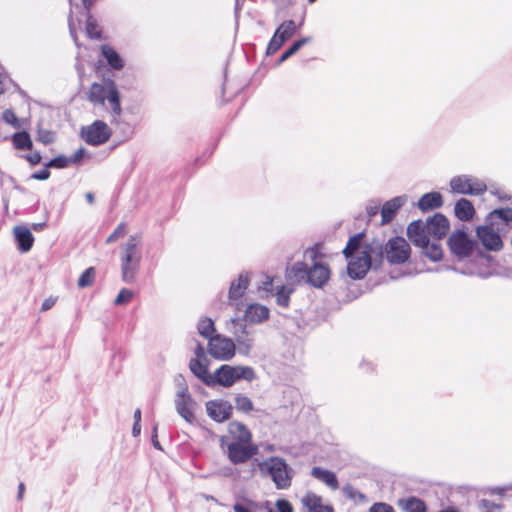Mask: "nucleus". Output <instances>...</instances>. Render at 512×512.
I'll list each match as a JSON object with an SVG mask.
<instances>
[{
    "instance_id": "obj_1",
    "label": "nucleus",
    "mask_w": 512,
    "mask_h": 512,
    "mask_svg": "<svg viewBox=\"0 0 512 512\" xmlns=\"http://www.w3.org/2000/svg\"><path fill=\"white\" fill-rule=\"evenodd\" d=\"M363 239V233L355 234L343 249L348 260L347 274L352 279L364 278L369 269H377L384 259L383 244L379 240L364 242Z\"/></svg>"
},
{
    "instance_id": "obj_2",
    "label": "nucleus",
    "mask_w": 512,
    "mask_h": 512,
    "mask_svg": "<svg viewBox=\"0 0 512 512\" xmlns=\"http://www.w3.org/2000/svg\"><path fill=\"white\" fill-rule=\"evenodd\" d=\"M304 261L295 262L289 269V275L300 281L305 280L314 288H323L331 277V270L324 262L321 245L308 247L303 254Z\"/></svg>"
},
{
    "instance_id": "obj_3",
    "label": "nucleus",
    "mask_w": 512,
    "mask_h": 512,
    "mask_svg": "<svg viewBox=\"0 0 512 512\" xmlns=\"http://www.w3.org/2000/svg\"><path fill=\"white\" fill-rule=\"evenodd\" d=\"M142 238L139 234L131 235L121 245L119 251L121 276L125 283H133L140 268L142 259Z\"/></svg>"
},
{
    "instance_id": "obj_4",
    "label": "nucleus",
    "mask_w": 512,
    "mask_h": 512,
    "mask_svg": "<svg viewBox=\"0 0 512 512\" xmlns=\"http://www.w3.org/2000/svg\"><path fill=\"white\" fill-rule=\"evenodd\" d=\"M449 229V222L442 214H435L425 222L421 220L413 221L408 225L407 235L412 243H423V237L440 240Z\"/></svg>"
},
{
    "instance_id": "obj_5",
    "label": "nucleus",
    "mask_w": 512,
    "mask_h": 512,
    "mask_svg": "<svg viewBox=\"0 0 512 512\" xmlns=\"http://www.w3.org/2000/svg\"><path fill=\"white\" fill-rule=\"evenodd\" d=\"M260 474L269 477L276 489L285 490L291 486L293 470L286 461L278 456L269 457L258 464Z\"/></svg>"
},
{
    "instance_id": "obj_6",
    "label": "nucleus",
    "mask_w": 512,
    "mask_h": 512,
    "mask_svg": "<svg viewBox=\"0 0 512 512\" xmlns=\"http://www.w3.org/2000/svg\"><path fill=\"white\" fill-rule=\"evenodd\" d=\"M255 372L249 366H230L224 364L213 374V386L219 384L223 387H231L236 381L244 379L252 381L255 379Z\"/></svg>"
},
{
    "instance_id": "obj_7",
    "label": "nucleus",
    "mask_w": 512,
    "mask_h": 512,
    "mask_svg": "<svg viewBox=\"0 0 512 512\" xmlns=\"http://www.w3.org/2000/svg\"><path fill=\"white\" fill-rule=\"evenodd\" d=\"M449 186L452 193L461 195L480 196L487 191L486 183L482 179L470 174L452 177Z\"/></svg>"
},
{
    "instance_id": "obj_8",
    "label": "nucleus",
    "mask_w": 512,
    "mask_h": 512,
    "mask_svg": "<svg viewBox=\"0 0 512 512\" xmlns=\"http://www.w3.org/2000/svg\"><path fill=\"white\" fill-rule=\"evenodd\" d=\"M219 441L221 449L234 465L244 464L258 453L256 445L230 443L227 436H222Z\"/></svg>"
},
{
    "instance_id": "obj_9",
    "label": "nucleus",
    "mask_w": 512,
    "mask_h": 512,
    "mask_svg": "<svg viewBox=\"0 0 512 512\" xmlns=\"http://www.w3.org/2000/svg\"><path fill=\"white\" fill-rule=\"evenodd\" d=\"M227 329L233 334L239 353L248 355L254 346L252 331L237 317L230 319L227 323Z\"/></svg>"
},
{
    "instance_id": "obj_10",
    "label": "nucleus",
    "mask_w": 512,
    "mask_h": 512,
    "mask_svg": "<svg viewBox=\"0 0 512 512\" xmlns=\"http://www.w3.org/2000/svg\"><path fill=\"white\" fill-rule=\"evenodd\" d=\"M174 402L177 413L186 422L193 423L195 421L196 402L189 393L188 386L184 379L178 384Z\"/></svg>"
},
{
    "instance_id": "obj_11",
    "label": "nucleus",
    "mask_w": 512,
    "mask_h": 512,
    "mask_svg": "<svg viewBox=\"0 0 512 512\" xmlns=\"http://www.w3.org/2000/svg\"><path fill=\"white\" fill-rule=\"evenodd\" d=\"M384 257L390 264L405 263L411 253L409 243L403 237H393L388 240L386 245H383Z\"/></svg>"
},
{
    "instance_id": "obj_12",
    "label": "nucleus",
    "mask_w": 512,
    "mask_h": 512,
    "mask_svg": "<svg viewBox=\"0 0 512 512\" xmlns=\"http://www.w3.org/2000/svg\"><path fill=\"white\" fill-rule=\"evenodd\" d=\"M111 135L112 129L102 120H96L81 130L83 140L92 146H100L106 143Z\"/></svg>"
},
{
    "instance_id": "obj_13",
    "label": "nucleus",
    "mask_w": 512,
    "mask_h": 512,
    "mask_svg": "<svg viewBox=\"0 0 512 512\" xmlns=\"http://www.w3.org/2000/svg\"><path fill=\"white\" fill-rule=\"evenodd\" d=\"M235 342L221 334H215L208 342V353L217 360L228 361L235 355Z\"/></svg>"
},
{
    "instance_id": "obj_14",
    "label": "nucleus",
    "mask_w": 512,
    "mask_h": 512,
    "mask_svg": "<svg viewBox=\"0 0 512 512\" xmlns=\"http://www.w3.org/2000/svg\"><path fill=\"white\" fill-rule=\"evenodd\" d=\"M296 31L297 25L294 20H286L282 22L270 39L266 49V54H275L282 45L296 33Z\"/></svg>"
},
{
    "instance_id": "obj_15",
    "label": "nucleus",
    "mask_w": 512,
    "mask_h": 512,
    "mask_svg": "<svg viewBox=\"0 0 512 512\" xmlns=\"http://www.w3.org/2000/svg\"><path fill=\"white\" fill-rule=\"evenodd\" d=\"M448 245L459 259L470 256L474 249V241L464 231L454 232L448 239Z\"/></svg>"
},
{
    "instance_id": "obj_16",
    "label": "nucleus",
    "mask_w": 512,
    "mask_h": 512,
    "mask_svg": "<svg viewBox=\"0 0 512 512\" xmlns=\"http://www.w3.org/2000/svg\"><path fill=\"white\" fill-rule=\"evenodd\" d=\"M250 276L249 272L243 271L230 283L228 291L229 303L234 305L237 310L240 309V300L250 285Z\"/></svg>"
},
{
    "instance_id": "obj_17",
    "label": "nucleus",
    "mask_w": 512,
    "mask_h": 512,
    "mask_svg": "<svg viewBox=\"0 0 512 512\" xmlns=\"http://www.w3.org/2000/svg\"><path fill=\"white\" fill-rule=\"evenodd\" d=\"M476 234L486 250L500 251L503 247V241L497 231L491 225L478 226Z\"/></svg>"
},
{
    "instance_id": "obj_18",
    "label": "nucleus",
    "mask_w": 512,
    "mask_h": 512,
    "mask_svg": "<svg viewBox=\"0 0 512 512\" xmlns=\"http://www.w3.org/2000/svg\"><path fill=\"white\" fill-rule=\"evenodd\" d=\"M206 411L211 419L221 423L231 417L233 407L228 401L210 400L206 403Z\"/></svg>"
},
{
    "instance_id": "obj_19",
    "label": "nucleus",
    "mask_w": 512,
    "mask_h": 512,
    "mask_svg": "<svg viewBox=\"0 0 512 512\" xmlns=\"http://www.w3.org/2000/svg\"><path fill=\"white\" fill-rule=\"evenodd\" d=\"M230 443L252 444V434L249 429L241 422L233 421L229 423L228 435Z\"/></svg>"
},
{
    "instance_id": "obj_20",
    "label": "nucleus",
    "mask_w": 512,
    "mask_h": 512,
    "mask_svg": "<svg viewBox=\"0 0 512 512\" xmlns=\"http://www.w3.org/2000/svg\"><path fill=\"white\" fill-rule=\"evenodd\" d=\"M270 310L265 305L252 303L244 311V321L251 324H261L269 319Z\"/></svg>"
},
{
    "instance_id": "obj_21",
    "label": "nucleus",
    "mask_w": 512,
    "mask_h": 512,
    "mask_svg": "<svg viewBox=\"0 0 512 512\" xmlns=\"http://www.w3.org/2000/svg\"><path fill=\"white\" fill-rule=\"evenodd\" d=\"M406 202H407L406 195L397 196V197H394V198L386 201L381 208V217H382L381 224L385 225V224L391 222L394 219L398 210L402 206H404Z\"/></svg>"
},
{
    "instance_id": "obj_22",
    "label": "nucleus",
    "mask_w": 512,
    "mask_h": 512,
    "mask_svg": "<svg viewBox=\"0 0 512 512\" xmlns=\"http://www.w3.org/2000/svg\"><path fill=\"white\" fill-rule=\"evenodd\" d=\"M110 81L108 80L102 84L93 83L88 92V99L95 105L103 106L105 101L110 95Z\"/></svg>"
},
{
    "instance_id": "obj_23",
    "label": "nucleus",
    "mask_w": 512,
    "mask_h": 512,
    "mask_svg": "<svg viewBox=\"0 0 512 512\" xmlns=\"http://www.w3.org/2000/svg\"><path fill=\"white\" fill-rule=\"evenodd\" d=\"M14 236L21 252H28L31 250L34 243V236L30 229L25 225H18L14 227Z\"/></svg>"
},
{
    "instance_id": "obj_24",
    "label": "nucleus",
    "mask_w": 512,
    "mask_h": 512,
    "mask_svg": "<svg viewBox=\"0 0 512 512\" xmlns=\"http://www.w3.org/2000/svg\"><path fill=\"white\" fill-rule=\"evenodd\" d=\"M415 246H418L422 249V253L429 258L431 261H439L442 256V248L439 243V240L429 239L428 237H423V243H413Z\"/></svg>"
},
{
    "instance_id": "obj_25",
    "label": "nucleus",
    "mask_w": 512,
    "mask_h": 512,
    "mask_svg": "<svg viewBox=\"0 0 512 512\" xmlns=\"http://www.w3.org/2000/svg\"><path fill=\"white\" fill-rule=\"evenodd\" d=\"M84 9L86 10V26L85 31L87 37L91 39H100L101 37V28L98 25L96 19H94L90 15V9L93 5V0H82Z\"/></svg>"
},
{
    "instance_id": "obj_26",
    "label": "nucleus",
    "mask_w": 512,
    "mask_h": 512,
    "mask_svg": "<svg viewBox=\"0 0 512 512\" xmlns=\"http://www.w3.org/2000/svg\"><path fill=\"white\" fill-rule=\"evenodd\" d=\"M204 360L191 359L189 362V368L191 372L200 379L207 386H213V374L208 372L207 364Z\"/></svg>"
},
{
    "instance_id": "obj_27",
    "label": "nucleus",
    "mask_w": 512,
    "mask_h": 512,
    "mask_svg": "<svg viewBox=\"0 0 512 512\" xmlns=\"http://www.w3.org/2000/svg\"><path fill=\"white\" fill-rule=\"evenodd\" d=\"M303 505L309 512H333V508L322 503V498L315 493L308 492L302 498Z\"/></svg>"
},
{
    "instance_id": "obj_28",
    "label": "nucleus",
    "mask_w": 512,
    "mask_h": 512,
    "mask_svg": "<svg viewBox=\"0 0 512 512\" xmlns=\"http://www.w3.org/2000/svg\"><path fill=\"white\" fill-rule=\"evenodd\" d=\"M311 475L317 480L326 484L332 490H337L339 488V482L337 480L336 474L330 470L318 466L313 467L311 470Z\"/></svg>"
},
{
    "instance_id": "obj_29",
    "label": "nucleus",
    "mask_w": 512,
    "mask_h": 512,
    "mask_svg": "<svg viewBox=\"0 0 512 512\" xmlns=\"http://www.w3.org/2000/svg\"><path fill=\"white\" fill-rule=\"evenodd\" d=\"M101 55L106 60L111 69L121 70L125 65V62L120 54L109 45L101 46Z\"/></svg>"
},
{
    "instance_id": "obj_30",
    "label": "nucleus",
    "mask_w": 512,
    "mask_h": 512,
    "mask_svg": "<svg viewBox=\"0 0 512 512\" xmlns=\"http://www.w3.org/2000/svg\"><path fill=\"white\" fill-rule=\"evenodd\" d=\"M455 216L461 221H469L475 214L472 202L466 198L459 199L454 206Z\"/></svg>"
},
{
    "instance_id": "obj_31",
    "label": "nucleus",
    "mask_w": 512,
    "mask_h": 512,
    "mask_svg": "<svg viewBox=\"0 0 512 512\" xmlns=\"http://www.w3.org/2000/svg\"><path fill=\"white\" fill-rule=\"evenodd\" d=\"M443 204L442 195L439 192L424 194L418 201V207L422 211H428L441 207Z\"/></svg>"
},
{
    "instance_id": "obj_32",
    "label": "nucleus",
    "mask_w": 512,
    "mask_h": 512,
    "mask_svg": "<svg viewBox=\"0 0 512 512\" xmlns=\"http://www.w3.org/2000/svg\"><path fill=\"white\" fill-rule=\"evenodd\" d=\"M197 330L202 337L208 339V342L210 341V338H213L216 334L214 321L209 317H202L199 319L197 323Z\"/></svg>"
},
{
    "instance_id": "obj_33",
    "label": "nucleus",
    "mask_w": 512,
    "mask_h": 512,
    "mask_svg": "<svg viewBox=\"0 0 512 512\" xmlns=\"http://www.w3.org/2000/svg\"><path fill=\"white\" fill-rule=\"evenodd\" d=\"M399 505L406 512H426L425 503L421 499L416 498V497H408L405 499H400Z\"/></svg>"
},
{
    "instance_id": "obj_34",
    "label": "nucleus",
    "mask_w": 512,
    "mask_h": 512,
    "mask_svg": "<svg viewBox=\"0 0 512 512\" xmlns=\"http://www.w3.org/2000/svg\"><path fill=\"white\" fill-rule=\"evenodd\" d=\"M110 106V114L115 113L116 116L122 113V107L120 103V94L114 81H110V95L107 98Z\"/></svg>"
},
{
    "instance_id": "obj_35",
    "label": "nucleus",
    "mask_w": 512,
    "mask_h": 512,
    "mask_svg": "<svg viewBox=\"0 0 512 512\" xmlns=\"http://www.w3.org/2000/svg\"><path fill=\"white\" fill-rule=\"evenodd\" d=\"M13 144L17 149H30L32 146V141L27 132H17L13 135Z\"/></svg>"
},
{
    "instance_id": "obj_36",
    "label": "nucleus",
    "mask_w": 512,
    "mask_h": 512,
    "mask_svg": "<svg viewBox=\"0 0 512 512\" xmlns=\"http://www.w3.org/2000/svg\"><path fill=\"white\" fill-rule=\"evenodd\" d=\"M293 292V289L282 285L278 287L276 292V302L279 306L287 308L290 303V295Z\"/></svg>"
},
{
    "instance_id": "obj_37",
    "label": "nucleus",
    "mask_w": 512,
    "mask_h": 512,
    "mask_svg": "<svg viewBox=\"0 0 512 512\" xmlns=\"http://www.w3.org/2000/svg\"><path fill=\"white\" fill-rule=\"evenodd\" d=\"M235 407L238 411L243 413H249L254 409L251 399L242 394H238L235 397Z\"/></svg>"
},
{
    "instance_id": "obj_38",
    "label": "nucleus",
    "mask_w": 512,
    "mask_h": 512,
    "mask_svg": "<svg viewBox=\"0 0 512 512\" xmlns=\"http://www.w3.org/2000/svg\"><path fill=\"white\" fill-rule=\"evenodd\" d=\"M96 271L94 267L87 268L78 279V286L80 288H86L91 286L95 280Z\"/></svg>"
},
{
    "instance_id": "obj_39",
    "label": "nucleus",
    "mask_w": 512,
    "mask_h": 512,
    "mask_svg": "<svg viewBox=\"0 0 512 512\" xmlns=\"http://www.w3.org/2000/svg\"><path fill=\"white\" fill-rule=\"evenodd\" d=\"M115 131L120 134L123 141H127L132 138L134 134V127L124 120L115 128Z\"/></svg>"
},
{
    "instance_id": "obj_40",
    "label": "nucleus",
    "mask_w": 512,
    "mask_h": 512,
    "mask_svg": "<svg viewBox=\"0 0 512 512\" xmlns=\"http://www.w3.org/2000/svg\"><path fill=\"white\" fill-rule=\"evenodd\" d=\"M497 217L505 223H512V208H499L492 211L489 218Z\"/></svg>"
},
{
    "instance_id": "obj_41",
    "label": "nucleus",
    "mask_w": 512,
    "mask_h": 512,
    "mask_svg": "<svg viewBox=\"0 0 512 512\" xmlns=\"http://www.w3.org/2000/svg\"><path fill=\"white\" fill-rule=\"evenodd\" d=\"M127 225L125 223H120L114 231L107 237L106 243L110 244L117 241L119 238L124 237L127 234Z\"/></svg>"
},
{
    "instance_id": "obj_42",
    "label": "nucleus",
    "mask_w": 512,
    "mask_h": 512,
    "mask_svg": "<svg viewBox=\"0 0 512 512\" xmlns=\"http://www.w3.org/2000/svg\"><path fill=\"white\" fill-rule=\"evenodd\" d=\"M69 164H71V160H69V157L60 155V156H57V157L51 159L46 164V167L62 169V168H66Z\"/></svg>"
},
{
    "instance_id": "obj_43",
    "label": "nucleus",
    "mask_w": 512,
    "mask_h": 512,
    "mask_svg": "<svg viewBox=\"0 0 512 512\" xmlns=\"http://www.w3.org/2000/svg\"><path fill=\"white\" fill-rule=\"evenodd\" d=\"M133 298V292L129 289L123 288L119 291L117 297L114 300L115 305L126 304Z\"/></svg>"
},
{
    "instance_id": "obj_44",
    "label": "nucleus",
    "mask_w": 512,
    "mask_h": 512,
    "mask_svg": "<svg viewBox=\"0 0 512 512\" xmlns=\"http://www.w3.org/2000/svg\"><path fill=\"white\" fill-rule=\"evenodd\" d=\"M2 118L6 123L12 125L13 127H15V128L19 127L18 119H17L15 113L11 109L5 110L3 112Z\"/></svg>"
},
{
    "instance_id": "obj_45",
    "label": "nucleus",
    "mask_w": 512,
    "mask_h": 512,
    "mask_svg": "<svg viewBox=\"0 0 512 512\" xmlns=\"http://www.w3.org/2000/svg\"><path fill=\"white\" fill-rule=\"evenodd\" d=\"M369 512H394V509L386 503H375L371 506Z\"/></svg>"
},
{
    "instance_id": "obj_46",
    "label": "nucleus",
    "mask_w": 512,
    "mask_h": 512,
    "mask_svg": "<svg viewBox=\"0 0 512 512\" xmlns=\"http://www.w3.org/2000/svg\"><path fill=\"white\" fill-rule=\"evenodd\" d=\"M276 507L279 512H293L291 503L285 499L277 500Z\"/></svg>"
},
{
    "instance_id": "obj_47",
    "label": "nucleus",
    "mask_w": 512,
    "mask_h": 512,
    "mask_svg": "<svg viewBox=\"0 0 512 512\" xmlns=\"http://www.w3.org/2000/svg\"><path fill=\"white\" fill-rule=\"evenodd\" d=\"M299 50L298 45L293 43L280 57L278 63H283Z\"/></svg>"
},
{
    "instance_id": "obj_48",
    "label": "nucleus",
    "mask_w": 512,
    "mask_h": 512,
    "mask_svg": "<svg viewBox=\"0 0 512 512\" xmlns=\"http://www.w3.org/2000/svg\"><path fill=\"white\" fill-rule=\"evenodd\" d=\"M490 193L501 201H509L511 196L499 188H491Z\"/></svg>"
},
{
    "instance_id": "obj_49",
    "label": "nucleus",
    "mask_w": 512,
    "mask_h": 512,
    "mask_svg": "<svg viewBox=\"0 0 512 512\" xmlns=\"http://www.w3.org/2000/svg\"><path fill=\"white\" fill-rule=\"evenodd\" d=\"M38 140L41 141L44 144H49L53 142L54 135L50 131H40L38 134Z\"/></svg>"
},
{
    "instance_id": "obj_50",
    "label": "nucleus",
    "mask_w": 512,
    "mask_h": 512,
    "mask_svg": "<svg viewBox=\"0 0 512 512\" xmlns=\"http://www.w3.org/2000/svg\"><path fill=\"white\" fill-rule=\"evenodd\" d=\"M48 168L49 167L45 166V168H43V169L33 173L31 175V178L36 179V180H46V179H48L49 176H50V171L48 170Z\"/></svg>"
},
{
    "instance_id": "obj_51",
    "label": "nucleus",
    "mask_w": 512,
    "mask_h": 512,
    "mask_svg": "<svg viewBox=\"0 0 512 512\" xmlns=\"http://www.w3.org/2000/svg\"><path fill=\"white\" fill-rule=\"evenodd\" d=\"M85 152V148H79L71 157H69V160H71V163H78L83 159Z\"/></svg>"
},
{
    "instance_id": "obj_52",
    "label": "nucleus",
    "mask_w": 512,
    "mask_h": 512,
    "mask_svg": "<svg viewBox=\"0 0 512 512\" xmlns=\"http://www.w3.org/2000/svg\"><path fill=\"white\" fill-rule=\"evenodd\" d=\"M194 354H195L194 359L206 360L205 349L200 343H197L195 350H194Z\"/></svg>"
},
{
    "instance_id": "obj_53",
    "label": "nucleus",
    "mask_w": 512,
    "mask_h": 512,
    "mask_svg": "<svg viewBox=\"0 0 512 512\" xmlns=\"http://www.w3.org/2000/svg\"><path fill=\"white\" fill-rule=\"evenodd\" d=\"M68 25H69L70 35L73 38L75 44L77 45V33H76V27H75V24H74V21L72 18V14H70V16H69Z\"/></svg>"
},
{
    "instance_id": "obj_54",
    "label": "nucleus",
    "mask_w": 512,
    "mask_h": 512,
    "mask_svg": "<svg viewBox=\"0 0 512 512\" xmlns=\"http://www.w3.org/2000/svg\"><path fill=\"white\" fill-rule=\"evenodd\" d=\"M512 491V485H508V486H498V487H494L492 489V492L494 494H497V495H504L507 491Z\"/></svg>"
},
{
    "instance_id": "obj_55",
    "label": "nucleus",
    "mask_w": 512,
    "mask_h": 512,
    "mask_svg": "<svg viewBox=\"0 0 512 512\" xmlns=\"http://www.w3.org/2000/svg\"><path fill=\"white\" fill-rule=\"evenodd\" d=\"M366 211H367V214L369 217H374L378 214L379 212V204L376 203V204H369L366 208Z\"/></svg>"
},
{
    "instance_id": "obj_56",
    "label": "nucleus",
    "mask_w": 512,
    "mask_h": 512,
    "mask_svg": "<svg viewBox=\"0 0 512 512\" xmlns=\"http://www.w3.org/2000/svg\"><path fill=\"white\" fill-rule=\"evenodd\" d=\"M123 121L124 119L122 118V113H119L118 116H116L115 113L110 114V123L114 126V129L118 127V125Z\"/></svg>"
},
{
    "instance_id": "obj_57",
    "label": "nucleus",
    "mask_w": 512,
    "mask_h": 512,
    "mask_svg": "<svg viewBox=\"0 0 512 512\" xmlns=\"http://www.w3.org/2000/svg\"><path fill=\"white\" fill-rule=\"evenodd\" d=\"M152 444H153V446H154L156 449H158V450H162V446H161L160 442L158 441L157 425H155V426H154V428H153Z\"/></svg>"
},
{
    "instance_id": "obj_58",
    "label": "nucleus",
    "mask_w": 512,
    "mask_h": 512,
    "mask_svg": "<svg viewBox=\"0 0 512 512\" xmlns=\"http://www.w3.org/2000/svg\"><path fill=\"white\" fill-rule=\"evenodd\" d=\"M41 155L39 152H35V153H32L30 154L28 157H27V160L32 164V165H36V164H39L40 161H41Z\"/></svg>"
},
{
    "instance_id": "obj_59",
    "label": "nucleus",
    "mask_w": 512,
    "mask_h": 512,
    "mask_svg": "<svg viewBox=\"0 0 512 512\" xmlns=\"http://www.w3.org/2000/svg\"><path fill=\"white\" fill-rule=\"evenodd\" d=\"M272 283H273V279L271 277H267L266 280L263 282L262 289L267 292L271 291Z\"/></svg>"
},
{
    "instance_id": "obj_60",
    "label": "nucleus",
    "mask_w": 512,
    "mask_h": 512,
    "mask_svg": "<svg viewBox=\"0 0 512 512\" xmlns=\"http://www.w3.org/2000/svg\"><path fill=\"white\" fill-rule=\"evenodd\" d=\"M7 81L8 78L2 72H0V95L4 92Z\"/></svg>"
},
{
    "instance_id": "obj_61",
    "label": "nucleus",
    "mask_w": 512,
    "mask_h": 512,
    "mask_svg": "<svg viewBox=\"0 0 512 512\" xmlns=\"http://www.w3.org/2000/svg\"><path fill=\"white\" fill-rule=\"evenodd\" d=\"M311 41V37H303L297 41H295L294 43L296 45H298V48H302L305 44L309 43Z\"/></svg>"
},
{
    "instance_id": "obj_62",
    "label": "nucleus",
    "mask_w": 512,
    "mask_h": 512,
    "mask_svg": "<svg viewBox=\"0 0 512 512\" xmlns=\"http://www.w3.org/2000/svg\"><path fill=\"white\" fill-rule=\"evenodd\" d=\"M141 433V423H134L132 427V435L134 437L139 436Z\"/></svg>"
},
{
    "instance_id": "obj_63",
    "label": "nucleus",
    "mask_w": 512,
    "mask_h": 512,
    "mask_svg": "<svg viewBox=\"0 0 512 512\" xmlns=\"http://www.w3.org/2000/svg\"><path fill=\"white\" fill-rule=\"evenodd\" d=\"M133 418H134V423H141V410H140V408H137L134 411Z\"/></svg>"
},
{
    "instance_id": "obj_64",
    "label": "nucleus",
    "mask_w": 512,
    "mask_h": 512,
    "mask_svg": "<svg viewBox=\"0 0 512 512\" xmlns=\"http://www.w3.org/2000/svg\"><path fill=\"white\" fill-rule=\"evenodd\" d=\"M235 512H250V510L240 504H235L233 506Z\"/></svg>"
}]
</instances>
